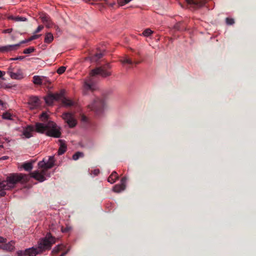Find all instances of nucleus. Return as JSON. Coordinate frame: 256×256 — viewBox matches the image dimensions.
Wrapping results in <instances>:
<instances>
[{"label":"nucleus","mask_w":256,"mask_h":256,"mask_svg":"<svg viewBox=\"0 0 256 256\" xmlns=\"http://www.w3.org/2000/svg\"><path fill=\"white\" fill-rule=\"evenodd\" d=\"M120 62L123 64H132L134 63L136 64H140V62H134L131 58L127 56H126L124 58L120 60Z\"/></svg>","instance_id":"20"},{"label":"nucleus","mask_w":256,"mask_h":256,"mask_svg":"<svg viewBox=\"0 0 256 256\" xmlns=\"http://www.w3.org/2000/svg\"><path fill=\"white\" fill-rule=\"evenodd\" d=\"M111 68L110 64L98 67L92 70L90 76L84 80L82 85V92L84 95L88 94L89 92H93L96 90L98 88L94 78V76L100 75L103 78H106L111 75V72L107 70Z\"/></svg>","instance_id":"1"},{"label":"nucleus","mask_w":256,"mask_h":256,"mask_svg":"<svg viewBox=\"0 0 256 256\" xmlns=\"http://www.w3.org/2000/svg\"><path fill=\"white\" fill-rule=\"evenodd\" d=\"M152 33V30L150 28H147L142 33V34L145 36H148Z\"/></svg>","instance_id":"30"},{"label":"nucleus","mask_w":256,"mask_h":256,"mask_svg":"<svg viewBox=\"0 0 256 256\" xmlns=\"http://www.w3.org/2000/svg\"><path fill=\"white\" fill-rule=\"evenodd\" d=\"M28 180L27 175L22 174H10L8 176L6 180H0V197L6 194V190L14 188L20 182H24Z\"/></svg>","instance_id":"4"},{"label":"nucleus","mask_w":256,"mask_h":256,"mask_svg":"<svg viewBox=\"0 0 256 256\" xmlns=\"http://www.w3.org/2000/svg\"><path fill=\"white\" fill-rule=\"evenodd\" d=\"M34 130H36V128H34L33 126H28L24 130L22 134L25 138H28L32 136V132H33Z\"/></svg>","instance_id":"14"},{"label":"nucleus","mask_w":256,"mask_h":256,"mask_svg":"<svg viewBox=\"0 0 256 256\" xmlns=\"http://www.w3.org/2000/svg\"><path fill=\"white\" fill-rule=\"evenodd\" d=\"M62 96L61 94H50L45 98L46 102L48 104H52L54 100H58Z\"/></svg>","instance_id":"9"},{"label":"nucleus","mask_w":256,"mask_h":256,"mask_svg":"<svg viewBox=\"0 0 256 256\" xmlns=\"http://www.w3.org/2000/svg\"><path fill=\"white\" fill-rule=\"evenodd\" d=\"M54 40V36L52 33L48 32L46 34L44 42L46 43L50 44Z\"/></svg>","instance_id":"23"},{"label":"nucleus","mask_w":256,"mask_h":256,"mask_svg":"<svg viewBox=\"0 0 256 256\" xmlns=\"http://www.w3.org/2000/svg\"><path fill=\"white\" fill-rule=\"evenodd\" d=\"M84 156V154L82 152H76L72 156V158L76 160H78L80 158L83 157Z\"/></svg>","instance_id":"28"},{"label":"nucleus","mask_w":256,"mask_h":256,"mask_svg":"<svg viewBox=\"0 0 256 256\" xmlns=\"http://www.w3.org/2000/svg\"><path fill=\"white\" fill-rule=\"evenodd\" d=\"M40 120L45 124L37 122L36 124V131L40 133H44L50 136L60 138L61 132L56 124L53 122L48 120V116L46 112H42L40 115Z\"/></svg>","instance_id":"3"},{"label":"nucleus","mask_w":256,"mask_h":256,"mask_svg":"<svg viewBox=\"0 0 256 256\" xmlns=\"http://www.w3.org/2000/svg\"><path fill=\"white\" fill-rule=\"evenodd\" d=\"M23 168L26 171H30L32 168V164L31 162H25L22 165Z\"/></svg>","instance_id":"25"},{"label":"nucleus","mask_w":256,"mask_h":256,"mask_svg":"<svg viewBox=\"0 0 256 256\" xmlns=\"http://www.w3.org/2000/svg\"><path fill=\"white\" fill-rule=\"evenodd\" d=\"M12 115L8 112H5L2 114V118L6 120H11Z\"/></svg>","instance_id":"31"},{"label":"nucleus","mask_w":256,"mask_h":256,"mask_svg":"<svg viewBox=\"0 0 256 256\" xmlns=\"http://www.w3.org/2000/svg\"><path fill=\"white\" fill-rule=\"evenodd\" d=\"M8 157L7 156H4L0 158L1 160H5L8 159Z\"/></svg>","instance_id":"47"},{"label":"nucleus","mask_w":256,"mask_h":256,"mask_svg":"<svg viewBox=\"0 0 256 256\" xmlns=\"http://www.w3.org/2000/svg\"><path fill=\"white\" fill-rule=\"evenodd\" d=\"M10 19H12V20H14V21H16V22H20V21H26V18L24 17H22V16H10Z\"/></svg>","instance_id":"26"},{"label":"nucleus","mask_w":256,"mask_h":256,"mask_svg":"<svg viewBox=\"0 0 256 256\" xmlns=\"http://www.w3.org/2000/svg\"><path fill=\"white\" fill-rule=\"evenodd\" d=\"M6 242V239L0 236V242L3 243L5 242Z\"/></svg>","instance_id":"41"},{"label":"nucleus","mask_w":256,"mask_h":256,"mask_svg":"<svg viewBox=\"0 0 256 256\" xmlns=\"http://www.w3.org/2000/svg\"><path fill=\"white\" fill-rule=\"evenodd\" d=\"M54 156H50L48 160L45 161L44 159L38 163V168H46L48 170L54 166Z\"/></svg>","instance_id":"8"},{"label":"nucleus","mask_w":256,"mask_h":256,"mask_svg":"<svg viewBox=\"0 0 256 256\" xmlns=\"http://www.w3.org/2000/svg\"><path fill=\"white\" fill-rule=\"evenodd\" d=\"M28 104L31 109H34L40 106V100L36 96L30 97L28 100Z\"/></svg>","instance_id":"12"},{"label":"nucleus","mask_w":256,"mask_h":256,"mask_svg":"<svg viewBox=\"0 0 256 256\" xmlns=\"http://www.w3.org/2000/svg\"><path fill=\"white\" fill-rule=\"evenodd\" d=\"M35 48L34 47H30L28 48H26L24 50L23 53L24 54H29L34 52Z\"/></svg>","instance_id":"29"},{"label":"nucleus","mask_w":256,"mask_h":256,"mask_svg":"<svg viewBox=\"0 0 256 256\" xmlns=\"http://www.w3.org/2000/svg\"><path fill=\"white\" fill-rule=\"evenodd\" d=\"M226 22L228 25H232L234 24V21L233 18H226Z\"/></svg>","instance_id":"33"},{"label":"nucleus","mask_w":256,"mask_h":256,"mask_svg":"<svg viewBox=\"0 0 256 256\" xmlns=\"http://www.w3.org/2000/svg\"><path fill=\"white\" fill-rule=\"evenodd\" d=\"M20 46V44L6 45L0 46V52L4 53L14 51L18 50Z\"/></svg>","instance_id":"10"},{"label":"nucleus","mask_w":256,"mask_h":256,"mask_svg":"<svg viewBox=\"0 0 256 256\" xmlns=\"http://www.w3.org/2000/svg\"><path fill=\"white\" fill-rule=\"evenodd\" d=\"M82 122H88V118H87V117H86V116H82Z\"/></svg>","instance_id":"40"},{"label":"nucleus","mask_w":256,"mask_h":256,"mask_svg":"<svg viewBox=\"0 0 256 256\" xmlns=\"http://www.w3.org/2000/svg\"><path fill=\"white\" fill-rule=\"evenodd\" d=\"M118 178V174L116 172H113L112 174L108 178V180L111 184L114 183L116 180Z\"/></svg>","instance_id":"19"},{"label":"nucleus","mask_w":256,"mask_h":256,"mask_svg":"<svg viewBox=\"0 0 256 256\" xmlns=\"http://www.w3.org/2000/svg\"><path fill=\"white\" fill-rule=\"evenodd\" d=\"M70 230V228L66 227V228H64L63 227L62 228V231L63 232H68Z\"/></svg>","instance_id":"38"},{"label":"nucleus","mask_w":256,"mask_h":256,"mask_svg":"<svg viewBox=\"0 0 256 256\" xmlns=\"http://www.w3.org/2000/svg\"><path fill=\"white\" fill-rule=\"evenodd\" d=\"M42 22L44 24L46 27L50 28L53 25L50 17L46 14H43L40 16Z\"/></svg>","instance_id":"13"},{"label":"nucleus","mask_w":256,"mask_h":256,"mask_svg":"<svg viewBox=\"0 0 256 256\" xmlns=\"http://www.w3.org/2000/svg\"><path fill=\"white\" fill-rule=\"evenodd\" d=\"M40 36V34H34L28 39V41H32V40L38 39Z\"/></svg>","instance_id":"34"},{"label":"nucleus","mask_w":256,"mask_h":256,"mask_svg":"<svg viewBox=\"0 0 256 256\" xmlns=\"http://www.w3.org/2000/svg\"><path fill=\"white\" fill-rule=\"evenodd\" d=\"M126 180L127 179L126 177L122 178L120 180V184H116L114 186L113 188L114 191L118 193L124 190L126 188Z\"/></svg>","instance_id":"11"},{"label":"nucleus","mask_w":256,"mask_h":256,"mask_svg":"<svg viewBox=\"0 0 256 256\" xmlns=\"http://www.w3.org/2000/svg\"><path fill=\"white\" fill-rule=\"evenodd\" d=\"M28 40H22V42H20L18 44H20V45L22 44H24V43H26V42H28Z\"/></svg>","instance_id":"44"},{"label":"nucleus","mask_w":256,"mask_h":256,"mask_svg":"<svg viewBox=\"0 0 256 256\" xmlns=\"http://www.w3.org/2000/svg\"><path fill=\"white\" fill-rule=\"evenodd\" d=\"M60 145L58 152V155H62L65 152L66 150V146L64 144L62 143V140H60Z\"/></svg>","instance_id":"22"},{"label":"nucleus","mask_w":256,"mask_h":256,"mask_svg":"<svg viewBox=\"0 0 256 256\" xmlns=\"http://www.w3.org/2000/svg\"><path fill=\"white\" fill-rule=\"evenodd\" d=\"M114 5V4H112V6H113Z\"/></svg>","instance_id":"50"},{"label":"nucleus","mask_w":256,"mask_h":256,"mask_svg":"<svg viewBox=\"0 0 256 256\" xmlns=\"http://www.w3.org/2000/svg\"><path fill=\"white\" fill-rule=\"evenodd\" d=\"M24 56H20L17 57L18 60H22L24 58Z\"/></svg>","instance_id":"43"},{"label":"nucleus","mask_w":256,"mask_h":256,"mask_svg":"<svg viewBox=\"0 0 256 256\" xmlns=\"http://www.w3.org/2000/svg\"><path fill=\"white\" fill-rule=\"evenodd\" d=\"M12 31V28H8V29L4 30L3 32L4 33H10Z\"/></svg>","instance_id":"39"},{"label":"nucleus","mask_w":256,"mask_h":256,"mask_svg":"<svg viewBox=\"0 0 256 256\" xmlns=\"http://www.w3.org/2000/svg\"><path fill=\"white\" fill-rule=\"evenodd\" d=\"M5 104H6L3 101L0 100V110L4 108Z\"/></svg>","instance_id":"37"},{"label":"nucleus","mask_w":256,"mask_h":256,"mask_svg":"<svg viewBox=\"0 0 256 256\" xmlns=\"http://www.w3.org/2000/svg\"><path fill=\"white\" fill-rule=\"evenodd\" d=\"M5 74L4 72L0 70V78L2 77Z\"/></svg>","instance_id":"46"},{"label":"nucleus","mask_w":256,"mask_h":256,"mask_svg":"<svg viewBox=\"0 0 256 256\" xmlns=\"http://www.w3.org/2000/svg\"><path fill=\"white\" fill-rule=\"evenodd\" d=\"M94 172V174H98L99 173L100 171L98 170H95Z\"/></svg>","instance_id":"45"},{"label":"nucleus","mask_w":256,"mask_h":256,"mask_svg":"<svg viewBox=\"0 0 256 256\" xmlns=\"http://www.w3.org/2000/svg\"><path fill=\"white\" fill-rule=\"evenodd\" d=\"M8 72L10 76L13 79L20 80L22 78V76L20 72H14L12 71V69L10 68L8 71Z\"/></svg>","instance_id":"16"},{"label":"nucleus","mask_w":256,"mask_h":256,"mask_svg":"<svg viewBox=\"0 0 256 256\" xmlns=\"http://www.w3.org/2000/svg\"><path fill=\"white\" fill-rule=\"evenodd\" d=\"M33 82L36 84H42V79L40 76H35L33 77Z\"/></svg>","instance_id":"24"},{"label":"nucleus","mask_w":256,"mask_h":256,"mask_svg":"<svg viewBox=\"0 0 256 256\" xmlns=\"http://www.w3.org/2000/svg\"><path fill=\"white\" fill-rule=\"evenodd\" d=\"M118 3L119 6H123L124 4H126L124 2V0H118Z\"/></svg>","instance_id":"36"},{"label":"nucleus","mask_w":256,"mask_h":256,"mask_svg":"<svg viewBox=\"0 0 256 256\" xmlns=\"http://www.w3.org/2000/svg\"><path fill=\"white\" fill-rule=\"evenodd\" d=\"M105 105V100L103 98L96 97L88 106V107L98 116L102 113Z\"/></svg>","instance_id":"5"},{"label":"nucleus","mask_w":256,"mask_h":256,"mask_svg":"<svg viewBox=\"0 0 256 256\" xmlns=\"http://www.w3.org/2000/svg\"><path fill=\"white\" fill-rule=\"evenodd\" d=\"M4 148V146L2 145H0V150Z\"/></svg>","instance_id":"49"},{"label":"nucleus","mask_w":256,"mask_h":256,"mask_svg":"<svg viewBox=\"0 0 256 256\" xmlns=\"http://www.w3.org/2000/svg\"><path fill=\"white\" fill-rule=\"evenodd\" d=\"M43 28H44V26H42V25L39 26L38 27V28H36V30L34 31V34H37V33L39 32Z\"/></svg>","instance_id":"35"},{"label":"nucleus","mask_w":256,"mask_h":256,"mask_svg":"<svg viewBox=\"0 0 256 256\" xmlns=\"http://www.w3.org/2000/svg\"><path fill=\"white\" fill-rule=\"evenodd\" d=\"M2 248L4 250H6L8 252H12L14 248V242L11 241L7 244H5L2 245Z\"/></svg>","instance_id":"18"},{"label":"nucleus","mask_w":256,"mask_h":256,"mask_svg":"<svg viewBox=\"0 0 256 256\" xmlns=\"http://www.w3.org/2000/svg\"><path fill=\"white\" fill-rule=\"evenodd\" d=\"M104 50H98V52L91 57V60L92 62H97L101 58L104 56Z\"/></svg>","instance_id":"15"},{"label":"nucleus","mask_w":256,"mask_h":256,"mask_svg":"<svg viewBox=\"0 0 256 256\" xmlns=\"http://www.w3.org/2000/svg\"><path fill=\"white\" fill-rule=\"evenodd\" d=\"M62 103L66 106H72L74 104V102L70 100H68L66 98H64L62 100Z\"/></svg>","instance_id":"27"},{"label":"nucleus","mask_w":256,"mask_h":256,"mask_svg":"<svg viewBox=\"0 0 256 256\" xmlns=\"http://www.w3.org/2000/svg\"><path fill=\"white\" fill-rule=\"evenodd\" d=\"M10 60H18L17 57L14 58H12L10 59Z\"/></svg>","instance_id":"48"},{"label":"nucleus","mask_w":256,"mask_h":256,"mask_svg":"<svg viewBox=\"0 0 256 256\" xmlns=\"http://www.w3.org/2000/svg\"><path fill=\"white\" fill-rule=\"evenodd\" d=\"M189 4H192L196 6H202L206 2V0H186Z\"/></svg>","instance_id":"17"},{"label":"nucleus","mask_w":256,"mask_h":256,"mask_svg":"<svg viewBox=\"0 0 256 256\" xmlns=\"http://www.w3.org/2000/svg\"><path fill=\"white\" fill-rule=\"evenodd\" d=\"M42 169L40 171L36 170L30 173L31 177L34 178L35 180L42 182L46 180L44 176L46 175L48 168H38Z\"/></svg>","instance_id":"6"},{"label":"nucleus","mask_w":256,"mask_h":256,"mask_svg":"<svg viewBox=\"0 0 256 256\" xmlns=\"http://www.w3.org/2000/svg\"><path fill=\"white\" fill-rule=\"evenodd\" d=\"M69 250H68L64 252H63L60 256H65L68 252Z\"/></svg>","instance_id":"42"},{"label":"nucleus","mask_w":256,"mask_h":256,"mask_svg":"<svg viewBox=\"0 0 256 256\" xmlns=\"http://www.w3.org/2000/svg\"><path fill=\"white\" fill-rule=\"evenodd\" d=\"M66 69V68L65 66H60L58 69L57 72L58 74H61L65 72Z\"/></svg>","instance_id":"32"},{"label":"nucleus","mask_w":256,"mask_h":256,"mask_svg":"<svg viewBox=\"0 0 256 256\" xmlns=\"http://www.w3.org/2000/svg\"><path fill=\"white\" fill-rule=\"evenodd\" d=\"M65 246L63 244H58L56 247L54 248L52 252V255H56L60 251L63 250Z\"/></svg>","instance_id":"21"},{"label":"nucleus","mask_w":256,"mask_h":256,"mask_svg":"<svg viewBox=\"0 0 256 256\" xmlns=\"http://www.w3.org/2000/svg\"><path fill=\"white\" fill-rule=\"evenodd\" d=\"M55 242L54 237L52 236L50 234H48L45 238L40 240L38 247H32L26 248L24 250H18V256H36L46 250H50Z\"/></svg>","instance_id":"2"},{"label":"nucleus","mask_w":256,"mask_h":256,"mask_svg":"<svg viewBox=\"0 0 256 256\" xmlns=\"http://www.w3.org/2000/svg\"><path fill=\"white\" fill-rule=\"evenodd\" d=\"M16 254L18 255V254Z\"/></svg>","instance_id":"51"},{"label":"nucleus","mask_w":256,"mask_h":256,"mask_svg":"<svg viewBox=\"0 0 256 256\" xmlns=\"http://www.w3.org/2000/svg\"><path fill=\"white\" fill-rule=\"evenodd\" d=\"M62 118L68 124L70 128H74L76 124V120L73 114L69 112H66L62 114Z\"/></svg>","instance_id":"7"}]
</instances>
